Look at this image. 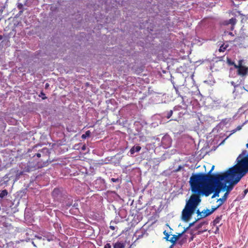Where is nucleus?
<instances>
[{
	"mask_svg": "<svg viewBox=\"0 0 248 248\" xmlns=\"http://www.w3.org/2000/svg\"><path fill=\"white\" fill-rule=\"evenodd\" d=\"M214 169V166H213L207 174H193L190 177L189 184L191 190L195 194L190 196L182 211V218L183 220L188 221L194 213L196 207L201 201L200 195L208 196L214 192L212 196L213 199L218 197L221 190L226 188V184L222 183V181L227 176L222 177L220 174L211 175Z\"/></svg>",
	"mask_w": 248,
	"mask_h": 248,
	"instance_id": "nucleus-1",
	"label": "nucleus"
},
{
	"mask_svg": "<svg viewBox=\"0 0 248 248\" xmlns=\"http://www.w3.org/2000/svg\"><path fill=\"white\" fill-rule=\"evenodd\" d=\"M230 172L231 170H229L225 173L222 174H220V176L222 177L227 176V177L223 179V183H225L226 184L227 183H230V185L226 187L227 192H229V193H230V192L233 189V186L238 183H234V182L236 181V178L235 177H232L233 175L231 174Z\"/></svg>",
	"mask_w": 248,
	"mask_h": 248,
	"instance_id": "nucleus-2",
	"label": "nucleus"
},
{
	"mask_svg": "<svg viewBox=\"0 0 248 248\" xmlns=\"http://www.w3.org/2000/svg\"><path fill=\"white\" fill-rule=\"evenodd\" d=\"M93 185L94 188L99 191L103 190L106 188L105 180L100 177L98 178L93 182Z\"/></svg>",
	"mask_w": 248,
	"mask_h": 248,
	"instance_id": "nucleus-3",
	"label": "nucleus"
},
{
	"mask_svg": "<svg viewBox=\"0 0 248 248\" xmlns=\"http://www.w3.org/2000/svg\"><path fill=\"white\" fill-rule=\"evenodd\" d=\"M171 139L169 135H165L162 138L161 146L164 149H168L171 146Z\"/></svg>",
	"mask_w": 248,
	"mask_h": 248,
	"instance_id": "nucleus-4",
	"label": "nucleus"
},
{
	"mask_svg": "<svg viewBox=\"0 0 248 248\" xmlns=\"http://www.w3.org/2000/svg\"><path fill=\"white\" fill-rule=\"evenodd\" d=\"M52 196L55 200L59 201L62 197V191L60 188H54L52 192Z\"/></svg>",
	"mask_w": 248,
	"mask_h": 248,
	"instance_id": "nucleus-5",
	"label": "nucleus"
},
{
	"mask_svg": "<svg viewBox=\"0 0 248 248\" xmlns=\"http://www.w3.org/2000/svg\"><path fill=\"white\" fill-rule=\"evenodd\" d=\"M173 88L175 89V91L176 93L178 95V96L180 97L182 99V103L183 105H185V96L183 95L182 93V87L181 86H175L174 83L172 82Z\"/></svg>",
	"mask_w": 248,
	"mask_h": 248,
	"instance_id": "nucleus-6",
	"label": "nucleus"
},
{
	"mask_svg": "<svg viewBox=\"0 0 248 248\" xmlns=\"http://www.w3.org/2000/svg\"><path fill=\"white\" fill-rule=\"evenodd\" d=\"M146 231L145 230L142 228H140L139 230L136 231L135 233V235L137 239H140L143 237Z\"/></svg>",
	"mask_w": 248,
	"mask_h": 248,
	"instance_id": "nucleus-7",
	"label": "nucleus"
},
{
	"mask_svg": "<svg viewBox=\"0 0 248 248\" xmlns=\"http://www.w3.org/2000/svg\"><path fill=\"white\" fill-rule=\"evenodd\" d=\"M43 239H46L48 241H53L55 238L54 235L50 232H45L43 234Z\"/></svg>",
	"mask_w": 248,
	"mask_h": 248,
	"instance_id": "nucleus-8",
	"label": "nucleus"
},
{
	"mask_svg": "<svg viewBox=\"0 0 248 248\" xmlns=\"http://www.w3.org/2000/svg\"><path fill=\"white\" fill-rule=\"evenodd\" d=\"M107 197L108 199L112 197V199L110 200H116L118 198L119 195L114 191H108L107 192Z\"/></svg>",
	"mask_w": 248,
	"mask_h": 248,
	"instance_id": "nucleus-9",
	"label": "nucleus"
},
{
	"mask_svg": "<svg viewBox=\"0 0 248 248\" xmlns=\"http://www.w3.org/2000/svg\"><path fill=\"white\" fill-rule=\"evenodd\" d=\"M248 70V69L247 68L243 66L240 65V66L238 67V73L239 75H245L247 73Z\"/></svg>",
	"mask_w": 248,
	"mask_h": 248,
	"instance_id": "nucleus-10",
	"label": "nucleus"
},
{
	"mask_svg": "<svg viewBox=\"0 0 248 248\" xmlns=\"http://www.w3.org/2000/svg\"><path fill=\"white\" fill-rule=\"evenodd\" d=\"M231 84L234 87L233 93L238 92L239 90L242 91L243 90V87L239 84H236L234 81H231Z\"/></svg>",
	"mask_w": 248,
	"mask_h": 248,
	"instance_id": "nucleus-11",
	"label": "nucleus"
},
{
	"mask_svg": "<svg viewBox=\"0 0 248 248\" xmlns=\"http://www.w3.org/2000/svg\"><path fill=\"white\" fill-rule=\"evenodd\" d=\"M141 149V147L139 145L134 146L130 150L129 153L131 156H132L135 153L139 152Z\"/></svg>",
	"mask_w": 248,
	"mask_h": 248,
	"instance_id": "nucleus-12",
	"label": "nucleus"
},
{
	"mask_svg": "<svg viewBox=\"0 0 248 248\" xmlns=\"http://www.w3.org/2000/svg\"><path fill=\"white\" fill-rule=\"evenodd\" d=\"M236 23V19L235 17H232L229 20L226 21V24L231 25V30H233L234 29V26Z\"/></svg>",
	"mask_w": 248,
	"mask_h": 248,
	"instance_id": "nucleus-13",
	"label": "nucleus"
},
{
	"mask_svg": "<svg viewBox=\"0 0 248 248\" xmlns=\"http://www.w3.org/2000/svg\"><path fill=\"white\" fill-rule=\"evenodd\" d=\"M183 106H184V107H182V106H181L180 105L175 106L173 108V111H179V110H180L182 109H186L187 106L185 102V105H183Z\"/></svg>",
	"mask_w": 248,
	"mask_h": 248,
	"instance_id": "nucleus-14",
	"label": "nucleus"
},
{
	"mask_svg": "<svg viewBox=\"0 0 248 248\" xmlns=\"http://www.w3.org/2000/svg\"><path fill=\"white\" fill-rule=\"evenodd\" d=\"M222 216L220 215L219 216H217L216 218L212 222V224L213 226H216L217 224H218L220 220L222 219Z\"/></svg>",
	"mask_w": 248,
	"mask_h": 248,
	"instance_id": "nucleus-15",
	"label": "nucleus"
},
{
	"mask_svg": "<svg viewBox=\"0 0 248 248\" xmlns=\"http://www.w3.org/2000/svg\"><path fill=\"white\" fill-rule=\"evenodd\" d=\"M113 248H124V244L121 242H117L114 244Z\"/></svg>",
	"mask_w": 248,
	"mask_h": 248,
	"instance_id": "nucleus-16",
	"label": "nucleus"
},
{
	"mask_svg": "<svg viewBox=\"0 0 248 248\" xmlns=\"http://www.w3.org/2000/svg\"><path fill=\"white\" fill-rule=\"evenodd\" d=\"M177 241H178V239L175 234L173 235L169 240V241L172 243V245L173 246H174L176 244Z\"/></svg>",
	"mask_w": 248,
	"mask_h": 248,
	"instance_id": "nucleus-17",
	"label": "nucleus"
},
{
	"mask_svg": "<svg viewBox=\"0 0 248 248\" xmlns=\"http://www.w3.org/2000/svg\"><path fill=\"white\" fill-rule=\"evenodd\" d=\"M8 195V191L6 189L0 191V198L2 199Z\"/></svg>",
	"mask_w": 248,
	"mask_h": 248,
	"instance_id": "nucleus-18",
	"label": "nucleus"
},
{
	"mask_svg": "<svg viewBox=\"0 0 248 248\" xmlns=\"http://www.w3.org/2000/svg\"><path fill=\"white\" fill-rule=\"evenodd\" d=\"M210 209H206V210H204L202 211V218H204L209 215H210L211 214H208V215H206V214L208 213L209 212H210Z\"/></svg>",
	"mask_w": 248,
	"mask_h": 248,
	"instance_id": "nucleus-19",
	"label": "nucleus"
},
{
	"mask_svg": "<svg viewBox=\"0 0 248 248\" xmlns=\"http://www.w3.org/2000/svg\"><path fill=\"white\" fill-rule=\"evenodd\" d=\"M173 110H170V111H167L164 112V116L168 119H169L170 118V117L172 116L173 113Z\"/></svg>",
	"mask_w": 248,
	"mask_h": 248,
	"instance_id": "nucleus-20",
	"label": "nucleus"
},
{
	"mask_svg": "<svg viewBox=\"0 0 248 248\" xmlns=\"http://www.w3.org/2000/svg\"><path fill=\"white\" fill-rule=\"evenodd\" d=\"M91 132L90 130H88L86 131L85 134H83L81 136V138L82 139H86L87 138H88L90 136Z\"/></svg>",
	"mask_w": 248,
	"mask_h": 248,
	"instance_id": "nucleus-21",
	"label": "nucleus"
},
{
	"mask_svg": "<svg viewBox=\"0 0 248 248\" xmlns=\"http://www.w3.org/2000/svg\"><path fill=\"white\" fill-rule=\"evenodd\" d=\"M188 230V228H186V229H184V230L181 232V233H178L177 235H176V236L177 237V238L178 239V240L179 239V238L180 237H181L183 234Z\"/></svg>",
	"mask_w": 248,
	"mask_h": 248,
	"instance_id": "nucleus-22",
	"label": "nucleus"
},
{
	"mask_svg": "<svg viewBox=\"0 0 248 248\" xmlns=\"http://www.w3.org/2000/svg\"><path fill=\"white\" fill-rule=\"evenodd\" d=\"M243 125H244V124H243L242 125H238L235 129H233V130H232L231 131V133L229 135V136H230L232 134L236 132V131H239L240 129H241V128H242V126H243Z\"/></svg>",
	"mask_w": 248,
	"mask_h": 248,
	"instance_id": "nucleus-23",
	"label": "nucleus"
},
{
	"mask_svg": "<svg viewBox=\"0 0 248 248\" xmlns=\"http://www.w3.org/2000/svg\"><path fill=\"white\" fill-rule=\"evenodd\" d=\"M218 206L217 205L216 206H213L212 207V209L210 210V212L206 214V215L208 214H212L213 212H214L216 210H217L218 208Z\"/></svg>",
	"mask_w": 248,
	"mask_h": 248,
	"instance_id": "nucleus-24",
	"label": "nucleus"
},
{
	"mask_svg": "<svg viewBox=\"0 0 248 248\" xmlns=\"http://www.w3.org/2000/svg\"><path fill=\"white\" fill-rule=\"evenodd\" d=\"M217 202L218 203V204L217 205L218 206V207H220L225 202L221 198L218 199Z\"/></svg>",
	"mask_w": 248,
	"mask_h": 248,
	"instance_id": "nucleus-25",
	"label": "nucleus"
},
{
	"mask_svg": "<svg viewBox=\"0 0 248 248\" xmlns=\"http://www.w3.org/2000/svg\"><path fill=\"white\" fill-rule=\"evenodd\" d=\"M163 233H164V234L165 235V237H164V238H165L167 241H169V240H170V239H169L170 235L169 234L168 232H166V231H164Z\"/></svg>",
	"mask_w": 248,
	"mask_h": 248,
	"instance_id": "nucleus-26",
	"label": "nucleus"
},
{
	"mask_svg": "<svg viewBox=\"0 0 248 248\" xmlns=\"http://www.w3.org/2000/svg\"><path fill=\"white\" fill-rule=\"evenodd\" d=\"M229 192H226L224 195H223V196L221 198L222 199H223L225 202H226V201L227 200V198H228V196L229 195Z\"/></svg>",
	"mask_w": 248,
	"mask_h": 248,
	"instance_id": "nucleus-27",
	"label": "nucleus"
},
{
	"mask_svg": "<svg viewBox=\"0 0 248 248\" xmlns=\"http://www.w3.org/2000/svg\"><path fill=\"white\" fill-rule=\"evenodd\" d=\"M226 49V46H224L223 45H222L220 48H219V51L220 52H224Z\"/></svg>",
	"mask_w": 248,
	"mask_h": 248,
	"instance_id": "nucleus-28",
	"label": "nucleus"
},
{
	"mask_svg": "<svg viewBox=\"0 0 248 248\" xmlns=\"http://www.w3.org/2000/svg\"><path fill=\"white\" fill-rule=\"evenodd\" d=\"M40 97H42L43 99H45L46 98V94L43 92H41L40 93V94L39 95Z\"/></svg>",
	"mask_w": 248,
	"mask_h": 248,
	"instance_id": "nucleus-29",
	"label": "nucleus"
},
{
	"mask_svg": "<svg viewBox=\"0 0 248 248\" xmlns=\"http://www.w3.org/2000/svg\"><path fill=\"white\" fill-rule=\"evenodd\" d=\"M104 248H111V246L109 243H107L104 246Z\"/></svg>",
	"mask_w": 248,
	"mask_h": 248,
	"instance_id": "nucleus-30",
	"label": "nucleus"
},
{
	"mask_svg": "<svg viewBox=\"0 0 248 248\" xmlns=\"http://www.w3.org/2000/svg\"><path fill=\"white\" fill-rule=\"evenodd\" d=\"M87 146L85 144H84L81 147V150L83 151H85L86 150Z\"/></svg>",
	"mask_w": 248,
	"mask_h": 248,
	"instance_id": "nucleus-31",
	"label": "nucleus"
},
{
	"mask_svg": "<svg viewBox=\"0 0 248 248\" xmlns=\"http://www.w3.org/2000/svg\"><path fill=\"white\" fill-rule=\"evenodd\" d=\"M185 241H186L185 240H184L183 239H182V240H180V241H179L178 242V243L179 245H183V244L184 243V242H185Z\"/></svg>",
	"mask_w": 248,
	"mask_h": 248,
	"instance_id": "nucleus-32",
	"label": "nucleus"
},
{
	"mask_svg": "<svg viewBox=\"0 0 248 248\" xmlns=\"http://www.w3.org/2000/svg\"><path fill=\"white\" fill-rule=\"evenodd\" d=\"M197 214H198V216L200 215L201 216V217H200V218H202V212H200L199 210H198L197 211Z\"/></svg>",
	"mask_w": 248,
	"mask_h": 248,
	"instance_id": "nucleus-33",
	"label": "nucleus"
},
{
	"mask_svg": "<svg viewBox=\"0 0 248 248\" xmlns=\"http://www.w3.org/2000/svg\"><path fill=\"white\" fill-rule=\"evenodd\" d=\"M111 180L113 182H117L118 181V179L112 178L111 179Z\"/></svg>",
	"mask_w": 248,
	"mask_h": 248,
	"instance_id": "nucleus-34",
	"label": "nucleus"
},
{
	"mask_svg": "<svg viewBox=\"0 0 248 248\" xmlns=\"http://www.w3.org/2000/svg\"><path fill=\"white\" fill-rule=\"evenodd\" d=\"M36 155L37 157H40L41 156V154L40 153L38 152L37 154H36Z\"/></svg>",
	"mask_w": 248,
	"mask_h": 248,
	"instance_id": "nucleus-35",
	"label": "nucleus"
},
{
	"mask_svg": "<svg viewBox=\"0 0 248 248\" xmlns=\"http://www.w3.org/2000/svg\"><path fill=\"white\" fill-rule=\"evenodd\" d=\"M28 167H29V168H28L26 169V171H31V168H30V166H29V165H28Z\"/></svg>",
	"mask_w": 248,
	"mask_h": 248,
	"instance_id": "nucleus-36",
	"label": "nucleus"
},
{
	"mask_svg": "<svg viewBox=\"0 0 248 248\" xmlns=\"http://www.w3.org/2000/svg\"><path fill=\"white\" fill-rule=\"evenodd\" d=\"M248 192V189H245L244 191V196H245Z\"/></svg>",
	"mask_w": 248,
	"mask_h": 248,
	"instance_id": "nucleus-37",
	"label": "nucleus"
},
{
	"mask_svg": "<svg viewBox=\"0 0 248 248\" xmlns=\"http://www.w3.org/2000/svg\"><path fill=\"white\" fill-rule=\"evenodd\" d=\"M194 224V222H193V223H190L189 226L187 227L188 228V229H189L190 227H191V226H192Z\"/></svg>",
	"mask_w": 248,
	"mask_h": 248,
	"instance_id": "nucleus-38",
	"label": "nucleus"
},
{
	"mask_svg": "<svg viewBox=\"0 0 248 248\" xmlns=\"http://www.w3.org/2000/svg\"><path fill=\"white\" fill-rule=\"evenodd\" d=\"M46 151H47V149H46V148H44V149H42V150L41 151H40V152H44Z\"/></svg>",
	"mask_w": 248,
	"mask_h": 248,
	"instance_id": "nucleus-39",
	"label": "nucleus"
},
{
	"mask_svg": "<svg viewBox=\"0 0 248 248\" xmlns=\"http://www.w3.org/2000/svg\"><path fill=\"white\" fill-rule=\"evenodd\" d=\"M110 228L112 230H115V227L113 226H110Z\"/></svg>",
	"mask_w": 248,
	"mask_h": 248,
	"instance_id": "nucleus-40",
	"label": "nucleus"
},
{
	"mask_svg": "<svg viewBox=\"0 0 248 248\" xmlns=\"http://www.w3.org/2000/svg\"><path fill=\"white\" fill-rule=\"evenodd\" d=\"M228 34H229V35H231V36H233V35H233V33H232V32H229L228 33Z\"/></svg>",
	"mask_w": 248,
	"mask_h": 248,
	"instance_id": "nucleus-41",
	"label": "nucleus"
},
{
	"mask_svg": "<svg viewBox=\"0 0 248 248\" xmlns=\"http://www.w3.org/2000/svg\"><path fill=\"white\" fill-rule=\"evenodd\" d=\"M22 7V5L20 4L19 6H18L19 9H20Z\"/></svg>",
	"mask_w": 248,
	"mask_h": 248,
	"instance_id": "nucleus-42",
	"label": "nucleus"
},
{
	"mask_svg": "<svg viewBox=\"0 0 248 248\" xmlns=\"http://www.w3.org/2000/svg\"><path fill=\"white\" fill-rule=\"evenodd\" d=\"M173 247H174V246L171 245V246H170V247L169 248H173Z\"/></svg>",
	"mask_w": 248,
	"mask_h": 248,
	"instance_id": "nucleus-43",
	"label": "nucleus"
},
{
	"mask_svg": "<svg viewBox=\"0 0 248 248\" xmlns=\"http://www.w3.org/2000/svg\"><path fill=\"white\" fill-rule=\"evenodd\" d=\"M49 86V84L48 83H46V88H47Z\"/></svg>",
	"mask_w": 248,
	"mask_h": 248,
	"instance_id": "nucleus-44",
	"label": "nucleus"
},
{
	"mask_svg": "<svg viewBox=\"0 0 248 248\" xmlns=\"http://www.w3.org/2000/svg\"><path fill=\"white\" fill-rule=\"evenodd\" d=\"M3 37L2 35H0V40H1L2 39Z\"/></svg>",
	"mask_w": 248,
	"mask_h": 248,
	"instance_id": "nucleus-45",
	"label": "nucleus"
},
{
	"mask_svg": "<svg viewBox=\"0 0 248 248\" xmlns=\"http://www.w3.org/2000/svg\"><path fill=\"white\" fill-rule=\"evenodd\" d=\"M246 147L248 148V143L246 144Z\"/></svg>",
	"mask_w": 248,
	"mask_h": 248,
	"instance_id": "nucleus-46",
	"label": "nucleus"
},
{
	"mask_svg": "<svg viewBox=\"0 0 248 248\" xmlns=\"http://www.w3.org/2000/svg\"><path fill=\"white\" fill-rule=\"evenodd\" d=\"M32 244H33V245L34 246H36L35 245L34 243H33V242H32Z\"/></svg>",
	"mask_w": 248,
	"mask_h": 248,
	"instance_id": "nucleus-47",
	"label": "nucleus"
}]
</instances>
